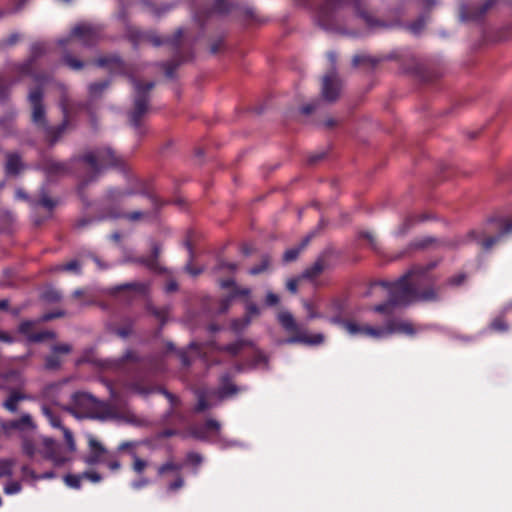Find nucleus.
I'll list each match as a JSON object with an SVG mask.
<instances>
[{
    "label": "nucleus",
    "mask_w": 512,
    "mask_h": 512,
    "mask_svg": "<svg viewBox=\"0 0 512 512\" xmlns=\"http://www.w3.org/2000/svg\"><path fill=\"white\" fill-rule=\"evenodd\" d=\"M420 270H411L396 282L389 285L390 298L386 304L374 308L377 312H387L391 306H405L418 301H430L435 299L434 291L416 293Z\"/></svg>",
    "instance_id": "nucleus-1"
},
{
    "label": "nucleus",
    "mask_w": 512,
    "mask_h": 512,
    "mask_svg": "<svg viewBox=\"0 0 512 512\" xmlns=\"http://www.w3.org/2000/svg\"><path fill=\"white\" fill-rule=\"evenodd\" d=\"M23 452L35 462L41 458L50 461L54 467H62L71 461V457L59 449L56 441L46 436H41L37 442L25 441Z\"/></svg>",
    "instance_id": "nucleus-2"
},
{
    "label": "nucleus",
    "mask_w": 512,
    "mask_h": 512,
    "mask_svg": "<svg viewBox=\"0 0 512 512\" xmlns=\"http://www.w3.org/2000/svg\"><path fill=\"white\" fill-rule=\"evenodd\" d=\"M338 323L351 336H363L376 339L387 337L393 333L412 335L415 332L412 324L407 321L392 322L386 327L381 328H375L369 325H360L359 323L353 321Z\"/></svg>",
    "instance_id": "nucleus-3"
},
{
    "label": "nucleus",
    "mask_w": 512,
    "mask_h": 512,
    "mask_svg": "<svg viewBox=\"0 0 512 512\" xmlns=\"http://www.w3.org/2000/svg\"><path fill=\"white\" fill-rule=\"evenodd\" d=\"M73 402L77 411H69L77 418H96L102 402L86 392H78L73 395Z\"/></svg>",
    "instance_id": "nucleus-4"
},
{
    "label": "nucleus",
    "mask_w": 512,
    "mask_h": 512,
    "mask_svg": "<svg viewBox=\"0 0 512 512\" xmlns=\"http://www.w3.org/2000/svg\"><path fill=\"white\" fill-rule=\"evenodd\" d=\"M84 160L93 169L106 167L116 163V157L109 148L89 153L85 155Z\"/></svg>",
    "instance_id": "nucleus-5"
},
{
    "label": "nucleus",
    "mask_w": 512,
    "mask_h": 512,
    "mask_svg": "<svg viewBox=\"0 0 512 512\" xmlns=\"http://www.w3.org/2000/svg\"><path fill=\"white\" fill-rule=\"evenodd\" d=\"M42 412L46 416L49 424L53 428H58L62 430L68 451L74 453L76 451V442L74 440L72 432L68 428L64 427L61 424V419L57 415H54L46 406L42 407Z\"/></svg>",
    "instance_id": "nucleus-6"
},
{
    "label": "nucleus",
    "mask_w": 512,
    "mask_h": 512,
    "mask_svg": "<svg viewBox=\"0 0 512 512\" xmlns=\"http://www.w3.org/2000/svg\"><path fill=\"white\" fill-rule=\"evenodd\" d=\"M71 37L78 39L84 45H89L98 39L99 31L91 24L82 23L73 28Z\"/></svg>",
    "instance_id": "nucleus-7"
},
{
    "label": "nucleus",
    "mask_w": 512,
    "mask_h": 512,
    "mask_svg": "<svg viewBox=\"0 0 512 512\" xmlns=\"http://www.w3.org/2000/svg\"><path fill=\"white\" fill-rule=\"evenodd\" d=\"M88 445L90 453L84 458V462L87 465H96L102 462L104 460V455L107 453L104 446L92 435H88Z\"/></svg>",
    "instance_id": "nucleus-8"
},
{
    "label": "nucleus",
    "mask_w": 512,
    "mask_h": 512,
    "mask_svg": "<svg viewBox=\"0 0 512 512\" xmlns=\"http://www.w3.org/2000/svg\"><path fill=\"white\" fill-rule=\"evenodd\" d=\"M340 90L339 80L335 73L327 75L323 79L322 96L328 101H334Z\"/></svg>",
    "instance_id": "nucleus-9"
},
{
    "label": "nucleus",
    "mask_w": 512,
    "mask_h": 512,
    "mask_svg": "<svg viewBox=\"0 0 512 512\" xmlns=\"http://www.w3.org/2000/svg\"><path fill=\"white\" fill-rule=\"evenodd\" d=\"M34 325L33 321H24L19 326V332L28 337L29 342H40L46 338H54V334L50 331L31 335L30 331Z\"/></svg>",
    "instance_id": "nucleus-10"
},
{
    "label": "nucleus",
    "mask_w": 512,
    "mask_h": 512,
    "mask_svg": "<svg viewBox=\"0 0 512 512\" xmlns=\"http://www.w3.org/2000/svg\"><path fill=\"white\" fill-rule=\"evenodd\" d=\"M41 99L42 93L39 90L29 94V100L33 106V121L35 123H42L44 121V109L41 105Z\"/></svg>",
    "instance_id": "nucleus-11"
},
{
    "label": "nucleus",
    "mask_w": 512,
    "mask_h": 512,
    "mask_svg": "<svg viewBox=\"0 0 512 512\" xmlns=\"http://www.w3.org/2000/svg\"><path fill=\"white\" fill-rule=\"evenodd\" d=\"M280 324L289 332H295L298 330V326L289 312H282L278 315Z\"/></svg>",
    "instance_id": "nucleus-12"
},
{
    "label": "nucleus",
    "mask_w": 512,
    "mask_h": 512,
    "mask_svg": "<svg viewBox=\"0 0 512 512\" xmlns=\"http://www.w3.org/2000/svg\"><path fill=\"white\" fill-rule=\"evenodd\" d=\"M323 340H324L323 335L318 333L311 337L306 336V335L294 337V338L288 339L287 343L301 342V343H305V344L315 345V344L322 343Z\"/></svg>",
    "instance_id": "nucleus-13"
},
{
    "label": "nucleus",
    "mask_w": 512,
    "mask_h": 512,
    "mask_svg": "<svg viewBox=\"0 0 512 512\" xmlns=\"http://www.w3.org/2000/svg\"><path fill=\"white\" fill-rule=\"evenodd\" d=\"M22 168L20 158L17 155H10L6 164L8 174H17Z\"/></svg>",
    "instance_id": "nucleus-14"
},
{
    "label": "nucleus",
    "mask_w": 512,
    "mask_h": 512,
    "mask_svg": "<svg viewBox=\"0 0 512 512\" xmlns=\"http://www.w3.org/2000/svg\"><path fill=\"white\" fill-rule=\"evenodd\" d=\"M324 268L325 266L321 261H316L311 267L304 271L302 277L313 279L317 277L324 270Z\"/></svg>",
    "instance_id": "nucleus-15"
},
{
    "label": "nucleus",
    "mask_w": 512,
    "mask_h": 512,
    "mask_svg": "<svg viewBox=\"0 0 512 512\" xmlns=\"http://www.w3.org/2000/svg\"><path fill=\"white\" fill-rule=\"evenodd\" d=\"M84 479L82 474H67L64 477L65 484L74 489H79L81 487V481Z\"/></svg>",
    "instance_id": "nucleus-16"
},
{
    "label": "nucleus",
    "mask_w": 512,
    "mask_h": 512,
    "mask_svg": "<svg viewBox=\"0 0 512 512\" xmlns=\"http://www.w3.org/2000/svg\"><path fill=\"white\" fill-rule=\"evenodd\" d=\"M12 426L17 429L35 428L32 417L29 414H23L18 421L13 422Z\"/></svg>",
    "instance_id": "nucleus-17"
},
{
    "label": "nucleus",
    "mask_w": 512,
    "mask_h": 512,
    "mask_svg": "<svg viewBox=\"0 0 512 512\" xmlns=\"http://www.w3.org/2000/svg\"><path fill=\"white\" fill-rule=\"evenodd\" d=\"M147 110V101L145 99H137L135 102V111L132 114V120L137 121V118L145 113Z\"/></svg>",
    "instance_id": "nucleus-18"
},
{
    "label": "nucleus",
    "mask_w": 512,
    "mask_h": 512,
    "mask_svg": "<svg viewBox=\"0 0 512 512\" xmlns=\"http://www.w3.org/2000/svg\"><path fill=\"white\" fill-rule=\"evenodd\" d=\"M133 458V470L137 474H141L147 467V462L139 458L135 453H132Z\"/></svg>",
    "instance_id": "nucleus-19"
},
{
    "label": "nucleus",
    "mask_w": 512,
    "mask_h": 512,
    "mask_svg": "<svg viewBox=\"0 0 512 512\" xmlns=\"http://www.w3.org/2000/svg\"><path fill=\"white\" fill-rule=\"evenodd\" d=\"M13 462L11 460L0 461V477L12 475Z\"/></svg>",
    "instance_id": "nucleus-20"
},
{
    "label": "nucleus",
    "mask_w": 512,
    "mask_h": 512,
    "mask_svg": "<svg viewBox=\"0 0 512 512\" xmlns=\"http://www.w3.org/2000/svg\"><path fill=\"white\" fill-rule=\"evenodd\" d=\"M21 491V485L19 482L11 481L4 487V492L8 495H14Z\"/></svg>",
    "instance_id": "nucleus-21"
},
{
    "label": "nucleus",
    "mask_w": 512,
    "mask_h": 512,
    "mask_svg": "<svg viewBox=\"0 0 512 512\" xmlns=\"http://www.w3.org/2000/svg\"><path fill=\"white\" fill-rule=\"evenodd\" d=\"M17 405H18L17 398H15L14 395L11 393V395L8 397V399L4 402V407L11 412H16Z\"/></svg>",
    "instance_id": "nucleus-22"
},
{
    "label": "nucleus",
    "mask_w": 512,
    "mask_h": 512,
    "mask_svg": "<svg viewBox=\"0 0 512 512\" xmlns=\"http://www.w3.org/2000/svg\"><path fill=\"white\" fill-rule=\"evenodd\" d=\"M180 467L172 462H168L159 467V475H163L168 471H179Z\"/></svg>",
    "instance_id": "nucleus-23"
},
{
    "label": "nucleus",
    "mask_w": 512,
    "mask_h": 512,
    "mask_svg": "<svg viewBox=\"0 0 512 512\" xmlns=\"http://www.w3.org/2000/svg\"><path fill=\"white\" fill-rule=\"evenodd\" d=\"M300 250H301V248H291V249L287 250L283 256L284 260L286 262L295 260L298 257Z\"/></svg>",
    "instance_id": "nucleus-24"
},
{
    "label": "nucleus",
    "mask_w": 512,
    "mask_h": 512,
    "mask_svg": "<svg viewBox=\"0 0 512 512\" xmlns=\"http://www.w3.org/2000/svg\"><path fill=\"white\" fill-rule=\"evenodd\" d=\"M280 299L278 295L273 292H268L266 295L265 303L267 306H275L279 303Z\"/></svg>",
    "instance_id": "nucleus-25"
},
{
    "label": "nucleus",
    "mask_w": 512,
    "mask_h": 512,
    "mask_svg": "<svg viewBox=\"0 0 512 512\" xmlns=\"http://www.w3.org/2000/svg\"><path fill=\"white\" fill-rule=\"evenodd\" d=\"M71 351V346L69 344H60L53 348L54 354H68Z\"/></svg>",
    "instance_id": "nucleus-26"
},
{
    "label": "nucleus",
    "mask_w": 512,
    "mask_h": 512,
    "mask_svg": "<svg viewBox=\"0 0 512 512\" xmlns=\"http://www.w3.org/2000/svg\"><path fill=\"white\" fill-rule=\"evenodd\" d=\"M45 365L48 369H56L60 366V360L53 355L47 358Z\"/></svg>",
    "instance_id": "nucleus-27"
},
{
    "label": "nucleus",
    "mask_w": 512,
    "mask_h": 512,
    "mask_svg": "<svg viewBox=\"0 0 512 512\" xmlns=\"http://www.w3.org/2000/svg\"><path fill=\"white\" fill-rule=\"evenodd\" d=\"M84 479H88L89 481L93 483H98L101 481L102 477L97 472H84L83 473Z\"/></svg>",
    "instance_id": "nucleus-28"
},
{
    "label": "nucleus",
    "mask_w": 512,
    "mask_h": 512,
    "mask_svg": "<svg viewBox=\"0 0 512 512\" xmlns=\"http://www.w3.org/2000/svg\"><path fill=\"white\" fill-rule=\"evenodd\" d=\"M107 87V83L106 82H103V83H94L92 85H90V93L92 95H96L97 93L103 91L105 88Z\"/></svg>",
    "instance_id": "nucleus-29"
},
{
    "label": "nucleus",
    "mask_w": 512,
    "mask_h": 512,
    "mask_svg": "<svg viewBox=\"0 0 512 512\" xmlns=\"http://www.w3.org/2000/svg\"><path fill=\"white\" fill-rule=\"evenodd\" d=\"M268 265H269V261L267 259H264L261 266L251 268L249 273L251 275L259 274V273L265 271L268 268Z\"/></svg>",
    "instance_id": "nucleus-30"
},
{
    "label": "nucleus",
    "mask_w": 512,
    "mask_h": 512,
    "mask_svg": "<svg viewBox=\"0 0 512 512\" xmlns=\"http://www.w3.org/2000/svg\"><path fill=\"white\" fill-rule=\"evenodd\" d=\"M65 63L74 70H78L83 66V64L80 61L73 59L72 57H66Z\"/></svg>",
    "instance_id": "nucleus-31"
},
{
    "label": "nucleus",
    "mask_w": 512,
    "mask_h": 512,
    "mask_svg": "<svg viewBox=\"0 0 512 512\" xmlns=\"http://www.w3.org/2000/svg\"><path fill=\"white\" fill-rule=\"evenodd\" d=\"M23 473L25 477L30 478L34 482L40 480V478H37L39 477L40 474H36L33 470H31L28 467H23Z\"/></svg>",
    "instance_id": "nucleus-32"
},
{
    "label": "nucleus",
    "mask_w": 512,
    "mask_h": 512,
    "mask_svg": "<svg viewBox=\"0 0 512 512\" xmlns=\"http://www.w3.org/2000/svg\"><path fill=\"white\" fill-rule=\"evenodd\" d=\"M492 328L496 331H504L506 330V325L504 324V322L501 320V319H497L495 320L493 323H492Z\"/></svg>",
    "instance_id": "nucleus-33"
},
{
    "label": "nucleus",
    "mask_w": 512,
    "mask_h": 512,
    "mask_svg": "<svg viewBox=\"0 0 512 512\" xmlns=\"http://www.w3.org/2000/svg\"><path fill=\"white\" fill-rule=\"evenodd\" d=\"M184 485V480L181 477H178L173 483L169 485V490L175 491L181 488Z\"/></svg>",
    "instance_id": "nucleus-34"
},
{
    "label": "nucleus",
    "mask_w": 512,
    "mask_h": 512,
    "mask_svg": "<svg viewBox=\"0 0 512 512\" xmlns=\"http://www.w3.org/2000/svg\"><path fill=\"white\" fill-rule=\"evenodd\" d=\"M208 407H209V405L205 402V397L203 395H200L199 399H198V403H197L196 409L198 411H203V410H205Z\"/></svg>",
    "instance_id": "nucleus-35"
},
{
    "label": "nucleus",
    "mask_w": 512,
    "mask_h": 512,
    "mask_svg": "<svg viewBox=\"0 0 512 512\" xmlns=\"http://www.w3.org/2000/svg\"><path fill=\"white\" fill-rule=\"evenodd\" d=\"M297 287H298V283H297V280L295 279H290L288 282H287V288L289 291H291L292 293H296L297 291Z\"/></svg>",
    "instance_id": "nucleus-36"
},
{
    "label": "nucleus",
    "mask_w": 512,
    "mask_h": 512,
    "mask_svg": "<svg viewBox=\"0 0 512 512\" xmlns=\"http://www.w3.org/2000/svg\"><path fill=\"white\" fill-rule=\"evenodd\" d=\"M149 483L147 479H141L139 481H135L132 483V487L135 489H140L144 486H146Z\"/></svg>",
    "instance_id": "nucleus-37"
},
{
    "label": "nucleus",
    "mask_w": 512,
    "mask_h": 512,
    "mask_svg": "<svg viewBox=\"0 0 512 512\" xmlns=\"http://www.w3.org/2000/svg\"><path fill=\"white\" fill-rule=\"evenodd\" d=\"M0 341L12 343L14 339L6 332H0Z\"/></svg>",
    "instance_id": "nucleus-38"
},
{
    "label": "nucleus",
    "mask_w": 512,
    "mask_h": 512,
    "mask_svg": "<svg viewBox=\"0 0 512 512\" xmlns=\"http://www.w3.org/2000/svg\"><path fill=\"white\" fill-rule=\"evenodd\" d=\"M55 477H56L55 472L48 471V472H45L43 474H40L38 478H40V480H46V479H53Z\"/></svg>",
    "instance_id": "nucleus-39"
},
{
    "label": "nucleus",
    "mask_w": 512,
    "mask_h": 512,
    "mask_svg": "<svg viewBox=\"0 0 512 512\" xmlns=\"http://www.w3.org/2000/svg\"><path fill=\"white\" fill-rule=\"evenodd\" d=\"M206 426L209 428V429H214L216 431H218L220 429V424L215 421V420H209L207 421L206 423Z\"/></svg>",
    "instance_id": "nucleus-40"
},
{
    "label": "nucleus",
    "mask_w": 512,
    "mask_h": 512,
    "mask_svg": "<svg viewBox=\"0 0 512 512\" xmlns=\"http://www.w3.org/2000/svg\"><path fill=\"white\" fill-rule=\"evenodd\" d=\"M498 240V238H489L486 241L482 243V246L484 249H489L492 247V245Z\"/></svg>",
    "instance_id": "nucleus-41"
},
{
    "label": "nucleus",
    "mask_w": 512,
    "mask_h": 512,
    "mask_svg": "<svg viewBox=\"0 0 512 512\" xmlns=\"http://www.w3.org/2000/svg\"><path fill=\"white\" fill-rule=\"evenodd\" d=\"M78 268H79V265H78V263H77L76 261H72V262H70V263L66 264V265L63 267V269H64V270H68V271H71V270H78Z\"/></svg>",
    "instance_id": "nucleus-42"
},
{
    "label": "nucleus",
    "mask_w": 512,
    "mask_h": 512,
    "mask_svg": "<svg viewBox=\"0 0 512 512\" xmlns=\"http://www.w3.org/2000/svg\"><path fill=\"white\" fill-rule=\"evenodd\" d=\"M108 467L111 469V470H118L120 468V462L118 460H112L110 462H108Z\"/></svg>",
    "instance_id": "nucleus-43"
},
{
    "label": "nucleus",
    "mask_w": 512,
    "mask_h": 512,
    "mask_svg": "<svg viewBox=\"0 0 512 512\" xmlns=\"http://www.w3.org/2000/svg\"><path fill=\"white\" fill-rule=\"evenodd\" d=\"M12 394L14 395L15 398H17L18 402L21 400L31 399V397H29L28 395L20 393V392H13Z\"/></svg>",
    "instance_id": "nucleus-44"
},
{
    "label": "nucleus",
    "mask_w": 512,
    "mask_h": 512,
    "mask_svg": "<svg viewBox=\"0 0 512 512\" xmlns=\"http://www.w3.org/2000/svg\"><path fill=\"white\" fill-rule=\"evenodd\" d=\"M247 311H248L249 314H253V315L259 314V309H258V307L255 304H250L247 307Z\"/></svg>",
    "instance_id": "nucleus-45"
},
{
    "label": "nucleus",
    "mask_w": 512,
    "mask_h": 512,
    "mask_svg": "<svg viewBox=\"0 0 512 512\" xmlns=\"http://www.w3.org/2000/svg\"><path fill=\"white\" fill-rule=\"evenodd\" d=\"M41 204L49 209L53 207L52 201L49 200L48 198H42Z\"/></svg>",
    "instance_id": "nucleus-46"
},
{
    "label": "nucleus",
    "mask_w": 512,
    "mask_h": 512,
    "mask_svg": "<svg viewBox=\"0 0 512 512\" xmlns=\"http://www.w3.org/2000/svg\"><path fill=\"white\" fill-rule=\"evenodd\" d=\"M189 459L193 463H200L201 462V457L199 455H197V454L189 455Z\"/></svg>",
    "instance_id": "nucleus-47"
},
{
    "label": "nucleus",
    "mask_w": 512,
    "mask_h": 512,
    "mask_svg": "<svg viewBox=\"0 0 512 512\" xmlns=\"http://www.w3.org/2000/svg\"><path fill=\"white\" fill-rule=\"evenodd\" d=\"M227 395H228V393H227V392H225V391H220V392L217 394V396H218V398H219V399H223V398H224L225 396H227ZM214 397H216V394H215V393H212V394H210V395H209V398H214Z\"/></svg>",
    "instance_id": "nucleus-48"
},
{
    "label": "nucleus",
    "mask_w": 512,
    "mask_h": 512,
    "mask_svg": "<svg viewBox=\"0 0 512 512\" xmlns=\"http://www.w3.org/2000/svg\"><path fill=\"white\" fill-rule=\"evenodd\" d=\"M141 217V213L140 212H136V213H133V214H130L128 216L129 219L131 220H137Z\"/></svg>",
    "instance_id": "nucleus-49"
},
{
    "label": "nucleus",
    "mask_w": 512,
    "mask_h": 512,
    "mask_svg": "<svg viewBox=\"0 0 512 512\" xmlns=\"http://www.w3.org/2000/svg\"><path fill=\"white\" fill-rule=\"evenodd\" d=\"M16 197L19 198V199H26L27 198L26 194L22 190H18L16 192Z\"/></svg>",
    "instance_id": "nucleus-50"
},
{
    "label": "nucleus",
    "mask_w": 512,
    "mask_h": 512,
    "mask_svg": "<svg viewBox=\"0 0 512 512\" xmlns=\"http://www.w3.org/2000/svg\"><path fill=\"white\" fill-rule=\"evenodd\" d=\"M510 231H512V223H508V224L505 226V228H504V230H503L502 234L509 233Z\"/></svg>",
    "instance_id": "nucleus-51"
},
{
    "label": "nucleus",
    "mask_w": 512,
    "mask_h": 512,
    "mask_svg": "<svg viewBox=\"0 0 512 512\" xmlns=\"http://www.w3.org/2000/svg\"><path fill=\"white\" fill-rule=\"evenodd\" d=\"M131 446H132V443H130V442H124V443H122V444L119 446V450H124V449H126V448H128V447H131Z\"/></svg>",
    "instance_id": "nucleus-52"
},
{
    "label": "nucleus",
    "mask_w": 512,
    "mask_h": 512,
    "mask_svg": "<svg viewBox=\"0 0 512 512\" xmlns=\"http://www.w3.org/2000/svg\"><path fill=\"white\" fill-rule=\"evenodd\" d=\"M8 301L7 300H0V309H7L8 308Z\"/></svg>",
    "instance_id": "nucleus-53"
},
{
    "label": "nucleus",
    "mask_w": 512,
    "mask_h": 512,
    "mask_svg": "<svg viewBox=\"0 0 512 512\" xmlns=\"http://www.w3.org/2000/svg\"><path fill=\"white\" fill-rule=\"evenodd\" d=\"M233 284H234V281H233V280H228V281H223V282L221 283V286H222V287H229V286H231V285H233Z\"/></svg>",
    "instance_id": "nucleus-54"
},
{
    "label": "nucleus",
    "mask_w": 512,
    "mask_h": 512,
    "mask_svg": "<svg viewBox=\"0 0 512 512\" xmlns=\"http://www.w3.org/2000/svg\"><path fill=\"white\" fill-rule=\"evenodd\" d=\"M329 58L331 60V62L334 64L335 61H336V55L335 53H329Z\"/></svg>",
    "instance_id": "nucleus-55"
},
{
    "label": "nucleus",
    "mask_w": 512,
    "mask_h": 512,
    "mask_svg": "<svg viewBox=\"0 0 512 512\" xmlns=\"http://www.w3.org/2000/svg\"><path fill=\"white\" fill-rule=\"evenodd\" d=\"M187 270H188V271H189V273H190V274H192V275H197V274H199V272H200V271H194V270L190 269V268H189V266H187Z\"/></svg>",
    "instance_id": "nucleus-56"
},
{
    "label": "nucleus",
    "mask_w": 512,
    "mask_h": 512,
    "mask_svg": "<svg viewBox=\"0 0 512 512\" xmlns=\"http://www.w3.org/2000/svg\"><path fill=\"white\" fill-rule=\"evenodd\" d=\"M250 293V291L248 289H243L241 291H239V294L241 295H248Z\"/></svg>",
    "instance_id": "nucleus-57"
},
{
    "label": "nucleus",
    "mask_w": 512,
    "mask_h": 512,
    "mask_svg": "<svg viewBox=\"0 0 512 512\" xmlns=\"http://www.w3.org/2000/svg\"><path fill=\"white\" fill-rule=\"evenodd\" d=\"M227 268H228V269H230V270H232V271H234V270L236 269V265H234V264H229V265H227Z\"/></svg>",
    "instance_id": "nucleus-58"
},
{
    "label": "nucleus",
    "mask_w": 512,
    "mask_h": 512,
    "mask_svg": "<svg viewBox=\"0 0 512 512\" xmlns=\"http://www.w3.org/2000/svg\"><path fill=\"white\" fill-rule=\"evenodd\" d=\"M228 350L233 354L237 352V350L234 347H229Z\"/></svg>",
    "instance_id": "nucleus-59"
},
{
    "label": "nucleus",
    "mask_w": 512,
    "mask_h": 512,
    "mask_svg": "<svg viewBox=\"0 0 512 512\" xmlns=\"http://www.w3.org/2000/svg\"><path fill=\"white\" fill-rule=\"evenodd\" d=\"M135 89L137 91H140L142 89V87L138 83H135Z\"/></svg>",
    "instance_id": "nucleus-60"
},
{
    "label": "nucleus",
    "mask_w": 512,
    "mask_h": 512,
    "mask_svg": "<svg viewBox=\"0 0 512 512\" xmlns=\"http://www.w3.org/2000/svg\"><path fill=\"white\" fill-rule=\"evenodd\" d=\"M152 87H153V83H148V84L146 85V89H147V90L151 89Z\"/></svg>",
    "instance_id": "nucleus-61"
},
{
    "label": "nucleus",
    "mask_w": 512,
    "mask_h": 512,
    "mask_svg": "<svg viewBox=\"0 0 512 512\" xmlns=\"http://www.w3.org/2000/svg\"><path fill=\"white\" fill-rule=\"evenodd\" d=\"M51 318H52V316H50V315H47V316L43 317L44 320H48V319H51Z\"/></svg>",
    "instance_id": "nucleus-62"
},
{
    "label": "nucleus",
    "mask_w": 512,
    "mask_h": 512,
    "mask_svg": "<svg viewBox=\"0 0 512 512\" xmlns=\"http://www.w3.org/2000/svg\"><path fill=\"white\" fill-rule=\"evenodd\" d=\"M166 395H167V397H168L171 401H173V397H172V395H171V394H168V393H167Z\"/></svg>",
    "instance_id": "nucleus-63"
},
{
    "label": "nucleus",
    "mask_w": 512,
    "mask_h": 512,
    "mask_svg": "<svg viewBox=\"0 0 512 512\" xmlns=\"http://www.w3.org/2000/svg\"><path fill=\"white\" fill-rule=\"evenodd\" d=\"M248 323H249V320H248V319H245L244 326L248 325Z\"/></svg>",
    "instance_id": "nucleus-64"
}]
</instances>
